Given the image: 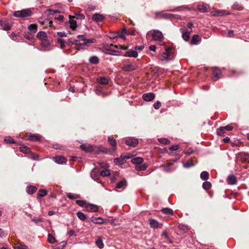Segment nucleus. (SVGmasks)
<instances>
[{
	"instance_id": "nucleus-60",
	"label": "nucleus",
	"mask_w": 249,
	"mask_h": 249,
	"mask_svg": "<svg viewBox=\"0 0 249 249\" xmlns=\"http://www.w3.org/2000/svg\"><path fill=\"white\" fill-rule=\"evenodd\" d=\"M179 146L178 145H172L169 147V149L172 151L177 150L178 149Z\"/></svg>"
},
{
	"instance_id": "nucleus-54",
	"label": "nucleus",
	"mask_w": 249,
	"mask_h": 249,
	"mask_svg": "<svg viewBox=\"0 0 249 249\" xmlns=\"http://www.w3.org/2000/svg\"><path fill=\"white\" fill-rule=\"evenodd\" d=\"M76 203L80 206H84L86 204V202L84 200H76Z\"/></svg>"
},
{
	"instance_id": "nucleus-57",
	"label": "nucleus",
	"mask_w": 249,
	"mask_h": 249,
	"mask_svg": "<svg viewBox=\"0 0 249 249\" xmlns=\"http://www.w3.org/2000/svg\"><path fill=\"white\" fill-rule=\"evenodd\" d=\"M179 228L181 230L184 231V232H188V227L183 225H179Z\"/></svg>"
},
{
	"instance_id": "nucleus-29",
	"label": "nucleus",
	"mask_w": 249,
	"mask_h": 249,
	"mask_svg": "<svg viewBox=\"0 0 249 249\" xmlns=\"http://www.w3.org/2000/svg\"><path fill=\"white\" fill-rule=\"evenodd\" d=\"M195 165V163L193 162L192 160H188L186 161L185 162L183 163V166L185 168H190L193 167Z\"/></svg>"
},
{
	"instance_id": "nucleus-4",
	"label": "nucleus",
	"mask_w": 249,
	"mask_h": 249,
	"mask_svg": "<svg viewBox=\"0 0 249 249\" xmlns=\"http://www.w3.org/2000/svg\"><path fill=\"white\" fill-rule=\"evenodd\" d=\"M0 25L3 30L8 31L10 30L11 28L12 22L8 20H0Z\"/></svg>"
},
{
	"instance_id": "nucleus-8",
	"label": "nucleus",
	"mask_w": 249,
	"mask_h": 249,
	"mask_svg": "<svg viewBox=\"0 0 249 249\" xmlns=\"http://www.w3.org/2000/svg\"><path fill=\"white\" fill-rule=\"evenodd\" d=\"M182 30V37L184 40L187 41L190 38V34L192 30H187L186 28L181 29Z\"/></svg>"
},
{
	"instance_id": "nucleus-64",
	"label": "nucleus",
	"mask_w": 249,
	"mask_h": 249,
	"mask_svg": "<svg viewBox=\"0 0 249 249\" xmlns=\"http://www.w3.org/2000/svg\"><path fill=\"white\" fill-rule=\"evenodd\" d=\"M223 13L219 10H217V11L214 12V13L213 14V15L214 16H219V15H223Z\"/></svg>"
},
{
	"instance_id": "nucleus-32",
	"label": "nucleus",
	"mask_w": 249,
	"mask_h": 249,
	"mask_svg": "<svg viewBox=\"0 0 249 249\" xmlns=\"http://www.w3.org/2000/svg\"><path fill=\"white\" fill-rule=\"evenodd\" d=\"M47 194V192L44 189H40L38 191L37 194V198L42 197L46 196Z\"/></svg>"
},
{
	"instance_id": "nucleus-31",
	"label": "nucleus",
	"mask_w": 249,
	"mask_h": 249,
	"mask_svg": "<svg viewBox=\"0 0 249 249\" xmlns=\"http://www.w3.org/2000/svg\"><path fill=\"white\" fill-rule=\"evenodd\" d=\"M97 80L100 84L103 85H107L108 82V79L105 77H100Z\"/></svg>"
},
{
	"instance_id": "nucleus-13",
	"label": "nucleus",
	"mask_w": 249,
	"mask_h": 249,
	"mask_svg": "<svg viewBox=\"0 0 249 249\" xmlns=\"http://www.w3.org/2000/svg\"><path fill=\"white\" fill-rule=\"evenodd\" d=\"M69 18H70L69 23L70 24V27L72 30H74L77 27L76 21L74 19V18H75V17H72L71 16H70Z\"/></svg>"
},
{
	"instance_id": "nucleus-21",
	"label": "nucleus",
	"mask_w": 249,
	"mask_h": 249,
	"mask_svg": "<svg viewBox=\"0 0 249 249\" xmlns=\"http://www.w3.org/2000/svg\"><path fill=\"white\" fill-rule=\"evenodd\" d=\"M114 161L116 164H124L125 162V160H124V154H121L120 158L115 159L114 160Z\"/></svg>"
},
{
	"instance_id": "nucleus-51",
	"label": "nucleus",
	"mask_w": 249,
	"mask_h": 249,
	"mask_svg": "<svg viewBox=\"0 0 249 249\" xmlns=\"http://www.w3.org/2000/svg\"><path fill=\"white\" fill-rule=\"evenodd\" d=\"M19 36V33L15 34V33H12L10 35L11 38L15 41L18 40V37Z\"/></svg>"
},
{
	"instance_id": "nucleus-46",
	"label": "nucleus",
	"mask_w": 249,
	"mask_h": 249,
	"mask_svg": "<svg viewBox=\"0 0 249 249\" xmlns=\"http://www.w3.org/2000/svg\"><path fill=\"white\" fill-rule=\"evenodd\" d=\"M225 129H224V128L222 126L218 128L217 133L218 135L223 136L225 134Z\"/></svg>"
},
{
	"instance_id": "nucleus-3",
	"label": "nucleus",
	"mask_w": 249,
	"mask_h": 249,
	"mask_svg": "<svg viewBox=\"0 0 249 249\" xmlns=\"http://www.w3.org/2000/svg\"><path fill=\"white\" fill-rule=\"evenodd\" d=\"M151 34L153 40L155 41H161L163 38L162 32L158 30H153L149 31L147 34Z\"/></svg>"
},
{
	"instance_id": "nucleus-55",
	"label": "nucleus",
	"mask_w": 249,
	"mask_h": 249,
	"mask_svg": "<svg viewBox=\"0 0 249 249\" xmlns=\"http://www.w3.org/2000/svg\"><path fill=\"white\" fill-rule=\"evenodd\" d=\"M99 152H102L103 153H107L109 151V149H108L107 148L103 147L102 146L99 147L98 148Z\"/></svg>"
},
{
	"instance_id": "nucleus-38",
	"label": "nucleus",
	"mask_w": 249,
	"mask_h": 249,
	"mask_svg": "<svg viewBox=\"0 0 249 249\" xmlns=\"http://www.w3.org/2000/svg\"><path fill=\"white\" fill-rule=\"evenodd\" d=\"M15 249H28L27 246L21 243H18L15 246Z\"/></svg>"
},
{
	"instance_id": "nucleus-19",
	"label": "nucleus",
	"mask_w": 249,
	"mask_h": 249,
	"mask_svg": "<svg viewBox=\"0 0 249 249\" xmlns=\"http://www.w3.org/2000/svg\"><path fill=\"white\" fill-rule=\"evenodd\" d=\"M143 161V159L141 157H136L131 160L132 163L137 165L141 164Z\"/></svg>"
},
{
	"instance_id": "nucleus-59",
	"label": "nucleus",
	"mask_w": 249,
	"mask_h": 249,
	"mask_svg": "<svg viewBox=\"0 0 249 249\" xmlns=\"http://www.w3.org/2000/svg\"><path fill=\"white\" fill-rule=\"evenodd\" d=\"M159 141L160 142L165 144L169 143V141L166 139H160Z\"/></svg>"
},
{
	"instance_id": "nucleus-17",
	"label": "nucleus",
	"mask_w": 249,
	"mask_h": 249,
	"mask_svg": "<svg viewBox=\"0 0 249 249\" xmlns=\"http://www.w3.org/2000/svg\"><path fill=\"white\" fill-rule=\"evenodd\" d=\"M236 178L234 175H230L227 178V182L229 184H236Z\"/></svg>"
},
{
	"instance_id": "nucleus-36",
	"label": "nucleus",
	"mask_w": 249,
	"mask_h": 249,
	"mask_svg": "<svg viewBox=\"0 0 249 249\" xmlns=\"http://www.w3.org/2000/svg\"><path fill=\"white\" fill-rule=\"evenodd\" d=\"M48 241L49 243L53 244L57 242L53 234H48Z\"/></svg>"
},
{
	"instance_id": "nucleus-48",
	"label": "nucleus",
	"mask_w": 249,
	"mask_h": 249,
	"mask_svg": "<svg viewBox=\"0 0 249 249\" xmlns=\"http://www.w3.org/2000/svg\"><path fill=\"white\" fill-rule=\"evenodd\" d=\"M75 18L76 19H84L85 18V16L83 14H78V13H75Z\"/></svg>"
},
{
	"instance_id": "nucleus-49",
	"label": "nucleus",
	"mask_w": 249,
	"mask_h": 249,
	"mask_svg": "<svg viewBox=\"0 0 249 249\" xmlns=\"http://www.w3.org/2000/svg\"><path fill=\"white\" fill-rule=\"evenodd\" d=\"M101 175L103 177L108 176L110 175L109 171L107 169L104 170L102 171H101Z\"/></svg>"
},
{
	"instance_id": "nucleus-45",
	"label": "nucleus",
	"mask_w": 249,
	"mask_h": 249,
	"mask_svg": "<svg viewBox=\"0 0 249 249\" xmlns=\"http://www.w3.org/2000/svg\"><path fill=\"white\" fill-rule=\"evenodd\" d=\"M199 41V36L198 35H194L191 41L192 44H196Z\"/></svg>"
},
{
	"instance_id": "nucleus-39",
	"label": "nucleus",
	"mask_w": 249,
	"mask_h": 249,
	"mask_svg": "<svg viewBox=\"0 0 249 249\" xmlns=\"http://www.w3.org/2000/svg\"><path fill=\"white\" fill-rule=\"evenodd\" d=\"M113 45L112 44H106L104 46V49L108 51H110L112 53H116L117 51H113L112 50V47H113Z\"/></svg>"
},
{
	"instance_id": "nucleus-40",
	"label": "nucleus",
	"mask_w": 249,
	"mask_h": 249,
	"mask_svg": "<svg viewBox=\"0 0 249 249\" xmlns=\"http://www.w3.org/2000/svg\"><path fill=\"white\" fill-rule=\"evenodd\" d=\"M67 196L71 199H74L80 197V196L79 195H74L71 193H67Z\"/></svg>"
},
{
	"instance_id": "nucleus-16",
	"label": "nucleus",
	"mask_w": 249,
	"mask_h": 249,
	"mask_svg": "<svg viewBox=\"0 0 249 249\" xmlns=\"http://www.w3.org/2000/svg\"><path fill=\"white\" fill-rule=\"evenodd\" d=\"M108 142L110 145L112 146V149L115 151L116 149L117 142L115 139L111 136L108 138Z\"/></svg>"
},
{
	"instance_id": "nucleus-37",
	"label": "nucleus",
	"mask_w": 249,
	"mask_h": 249,
	"mask_svg": "<svg viewBox=\"0 0 249 249\" xmlns=\"http://www.w3.org/2000/svg\"><path fill=\"white\" fill-rule=\"evenodd\" d=\"M212 187V184L209 181H205L203 182L202 184V187L204 190H208L210 188H211Z\"/></svg>"
},
{
	"instance_id": "nucleus-58",
	"label": "nucleus",
	"mask_w": 249,
	"mask_h": 249,
	"mask_svg": "<svg viewBox=\"0 0 249 249\" xmlns=\"http://www.w3.org/2000/svg\"><path fill=\"white\" fill-rule=\"evenodd\" d=\"M153 106L155 109H158L161 106V103L160 101H157Z\"/></svg>"
},
{
	"instance_id": "nucleus-23",
	"label": "nucleus",
	"mask_w": 249,
	"mask_h": 249,
	"mask_svg": "<svg viewBox=\"0 0 249 249\" xmlns=\"http://www.w3.org/2000/svg\"><path fill=\"white\" fill-rule=\"evenodd\" d=\"M37 190V188L34 186H28L26 188V192L28 194L32 195Z\"/></svg>"
},
{
	"instance_id": "nucleus-6",
	"label": "nucleus",
	"mask_w": 249,
	"mask_h": 249,
	"mask_svg": "<svg viewBox=\"0 0 249 249\" xmlns=\"http://www.w3.org/2000/svg\"><path fill=\"white\" fill-rule=\"evenodd\" d=\"M85 207L88 212H96L99 210V207L97 205L93 204H87L85 205Z\"/></svg>"
},
{
	"instance_id": "nucleus-5",
	"label": "nucleus",
	"mask_w": 249,
	"mask_h": 249,
	"mask_svg": "<svg viewBox=\"0 0 249 249\" xmlns=\"http://www.w3.org/2000/svg\"><path fill=\"white\" fill-rule=\"evenodd\" d=\"M125 143L127 145L135 147L138 143V140L134 138H128L126 140Z\"/></svg>"
},
{
	"instance_id": "nucleus-50",
	"label": "nucleus",
	"mask_w": 249,
	"mask_h": 249,
	"mask_svg": "<svg viewBox=\"0 0 249 249\" xmlns=\"http://www.w3.org/2000/svg\"><path fill=\"white\" fill-rule=\"evenodd\" d=\"M57 42L60 44L61 49H63L65 47V42L63 39H57Z\"/></svg>"
},
{
	"instance_id": "nucleus-42",
	"label": "nucleus",
	"mask_w": 249,
	"mask_h": 249,
	"mask_svg": "<svg viewBox=\"0 0 249 249\" xmlns=\"http://www.w3.org/2000/svg\"><path fill=\"white\" fill-rule=\"evenodd\" d=\"M77 217L81 220H85L86 218V215L81 212H78L77 213Z\"/></svg>"
},
{
	"instance_id": "nucleus-12",
	"label": "nucleus",
	"mask_w": 249,
	"mask_h": 249,
	"mask_svg": "<svg viewBox=\"0 0 249 249\" xmlns=\"http://www.w3.org/2000/svg\"><path fill=\"white\" fill-rule=\"evenodd\" d=\"M53 160L58 164H63L67 161V159L64 157L61 156H57L53 157Z\"/></svg>"
},
{
	"instance_id": "nucleus-18",
	"label": "nucleus",
	"mask_w": 249,
	"mask_h": 249,
	"mask_svg": "<svg viewBox=\"0 0 249 249\" xmlns=\"http://www.w3.org/2000/svg\"><path fill=\"white\" fill-rule=\"evenodd\" d=\"M91 221L94 224H103L104 222V220L100 217H95L94 216H92L91 217Z\"/></svg>"
},
{
	"instance_id": "nucleus-1",
	"label": "nucleus",
	"mask_w": 249,
	"mask_h": 249,
	"mask_svg": "<svg viewBox=\"0 0 249 249\" xmlns=\"http://www.w3.org/2000/svg\"><path fill=\"white\" fill-rule=\"evenodd\" d=\"M96 42L94 38L87 39L84 35H79L77 39L75 40L74 44L76 46H88L89 44L94 43Z\"/></svg>"
},
{
	"instance_id": "nucleus-15",
	"label": "nucleus",
	"mask_w": 249,
	"mask_h": 249,
	"mask_svg": "<svg viewBox=\"0 0 249 249\" xmlns=\"http://www.w3.org/2000/svg\"><path fill=\"white\" fill-rule=\"evenodd\" d=\"M138 55V53L134 50H130L128 52H126L124 54V56L126 57H132L134 58L137 57Z\"/></svg>"
},
{
	"instance_id": "nucleus-62",
	"label": "nucleus",
	"mask_w": 249,
	"mask_h": 249,
	"mask_svg": "<svg viewBox=\"0 0 249 249\" xmlns=\"http://www.w3.org/2000/svg\"><path fill=\"white\" fill-rule=\"evenodd\" d=\"M57 35L59 37H63V36H66L67 35V34L65 33V32H58Z\"/></svg>"
},
{
	"instance_id": "nucleus-24",
	"label": "nucleus",
	"mask_w": 249,
	"mask_h": 249,
	"mask_svg": "<svg viewBox=\"0 0 249 249\" xmlns=\"http://www.w3.org/2000/svg\"><path fill=\"white\" fill-rule=\"evenodd\" d=\"M37 38L40 40L47 38V35L46 32L40 31L37 34Z\"/></svg>"
},
{
	"instance_id": "nucleus-7",
	"label": "nucleus",
	"mask_w": 249,
	"mask_h": 249,
	"mask_svg": "<svg viewBox=\"0 0 249 249\" xmlns=\"http://www.w3.org/2000/svg\"><path fill=\"white\" fill-rule=\"evenodd\" d=\"M155 95L153 93L149 92L144 93L142 95V99L145 101L150 102L154 99Z\"/></svg>"
},
{
	"instance_id": "nucleus-35",
	"label": "nucleus",
	"mask_w": 249,
	"mask_h": 249,
	"mask_svg": "<svg viewBox=\"0 0 249 249\" xmlns=\"http://www.w3.org/2000/svg\"><path fill=\"white\" fill-rule=\"evenodd\" d=\"M126 185V181L125 180H122L117 184L116 187L118 189H121Z\"/></svg>"
},
{
	"instance_id": "nucleus-22",
	"label": "nucleus",
	"mask_w": 249,
	"mask_h": 249,
	"mask_svg": "<svg viewBox=\"0 0 249 249\" xmlns=\"http://www.w3.org/2000/svg\"><path fill=\"white\" fill-rule=\"evenodd\" d=\"M209 9V6L205 4L199 5L198 6L197 9L201 12H206Z\"/></svg>"
},
{
	"instance_id": "nucleus-41",
	"label": "nucleus",
	"mask_w": 249,
	"mask_h": 249,
	"mask_svg": "<svg viewBox=\"0 0 249 249\" xmlns=\"http://www.w3.org/2000/svg\"><path fill=\"white\" fill-rule=\"evenodd\" d=\"M29 140L35 141V142H39L40 141L39 138L35 134H32L30 135Z\"/></svg>"
},
{
	"instance_id": "nucleus-61",
	"label": "nucleus",
	"mask_w": 249,
	"mask_h": 249,
	"mask_svg": "<svg viewBox=\"0 0 249 249\" xmlns=\"http://www.w3.org/2000/svg\"><path fill=\"white\" fill-rule=\"evenodd\" d=\"M224 129H225V131H230L232 130L233 127L230 125H227L225 126H223Z\"/></svg>"
},
{
	"instance_id": "nucleus-30",
	"label": "nucleus",
	"mask_w": 249,
	"mask_h": 249,
	"mask_svg": "<svg viewBox=\"0 0 249 249\" xmlns=\"http://www.w3.org/2000/svg\"><path fill=\"white\" fill-rule=\"evenodd\" d=\"M200 178L203 180H207L209 179V173L207 171H203L200 174Z\"/></svg>"
},
{
	"instance_id": "nucleus-25",
	"label": "nucleus",
	"mask_w": 249,
	"mask_h": 249,
	"mask_svg": "<svg viewBox=\"0 0 249 249\" xmlns=\"http://www.w3.org/2000/svg\"><path fill=\"white\" fill-rule=\"evenodd\" d=\"M89 62L92 64H97L99 62V59L96 56H92L89 58Z\"/></svg>"
},
{
	"instance_id": "nucleus-20",
	"label": "nucleus",
	"mask_w": 249,
	"mask_h": 249,
	"mask_svg": "<svg viewBox=\"0 0 249 249\" xmlns=\"http://www.w3.org/2000/svg\"><path fill=\"white\" fill-rule=\"evenodd\" d=\"M172 166V163H168L167 164L163 165L162 166H160V167L162 168L164 172L169 173L172 171V169L171 168Z\"/></svg>"
},
{
	"instance_id": "nucleus-27",
	"label": "nucleus",
	"mask_w": 249,
	"mask_h": 249,
	"mask_svg": "<svg viewBox=\"0 0 249 249\" xmlns=\"http://www.w3.org/2000/svg\"><path fill=\"white\" fill-rule=\"evenodd\" d=\"M162 56L166 59L171 60L173 58L174 55L171 53L164 52L162 53Z\"/></svg>"
},
{
	"instance_id": "nucleus-34",
	"label": "nucleus",
	"mask_w": 249,
	"mask_h": 249,
	"mask_svg": "<svg viewBox=\"0 0 249 249\" xmlns=\"http://www.w3.org/2000/svg\"><path fill=\"white\" fill-rule=\"evenodd\" d=\"M161 212L165 214L172 215L173 213V210L171 209L168 208H163L161 210Z\"/></svg>"
},
{
	"instance_id": "nucleus-28",
	"label": "nucleus",
	"mask_w": 249,
	"mask_h": 249,
	"mask_svg": "<svg viewBox=\"0 0 249 249\" xmlns=\"http://www.w3.org/2000/svg\"><path fill=\"white\" fill-rule=\"evenodd\" d=\"M213 74L214 75V80H217L219 78V75L221 74L220 71L217 68L214 69L213 71Z\"/></svg>"
},
{
	"instance_id": "nucleus-56",
	"label": "nucleus",
	"mask_w": 249,
	"mask_h": 249,
	"mask_svg": "<svg viewBox=\"0 0 249 249\" xmlns=\"http://www.w3.org/2000/svg\"><path fill=\"white\" fill-rule=\"evenodd\" d=\"M4 142L7 143H14L15 142L14 140L11 138H6L4 139Z\"/></svg>"
},
{
	"instance_id": "nucleus-52",
	"label": "nucleus",
	"mask_w": 249,
	"mask_h": 249,
	"mask_svg": "<svg viewBox=\"0 0 249 249\" xmlns=\"http://www.w3.org/2000/svg\"><path fill=\"white\" fill-rule=\"evenodd\" d=\"M32 221L36 224H38L42 221V219L40 217H35L32 219Z\"/></svg>"
},
{
	"instance_id": "nucleus-53",
	"label": "nucleus",
	"mask_w": 249,
	"mask_h": 249,
	"mask_svg": "<svg viewBox=\"0 0 249 249\" xmlns=\"http://www.w3.org/2000/svg\"><path fill=\"white\" fill-rule=\"evenodd\" d=\"M47 11L49 12L50 15H53L54 14L60 13V11L58 10H52V9H48Z\"/></svg>"
},
{
	"instance_id": "nucleus-9",
	"label": "nucleus",
	"mask_w": 249,
	"mask_h": 249,
	"mask_svg": "<svg viewBox=\"0 0 249 249\" xmlns=\"http://www.w3.org/2000/svg\"><path fill=\"white\" fill-rule=\"evenodd\" d=\"M155 15L157 17H160L164 18H172L174 17V15L171 14L164 13L162 12H157L155 13Z\"/></svg>"
},
{
	"instance_id": "nucleus-26",
	"label": "nucleus",
	"mask_w": 249,
	"mask_h": 249,
	"mask_svg": "<svg viewBox=\"0 0 249 249\" xmlns=\"http://www.w3.org/2000/svg\"><path fill=\"white\" fill-rule=\"evenodd\" d=\"M96 245L100 249L103 248L104 244L103 242L102 239L101 237H98L95 241Z\"/></svg>"
},
{
	"instance_id": "nucleus-63",
	"label": "nucleus",
	"mask_w": 249,
	"mask_h": 249,
	"mask_svg": "<svg viewBox=\"0 0 249 249\" xmlns=\"http://www.w3.org/2000/svg\"><path fill=\"white\" fill-rule=\"evenodd\" d=\"M149 50L152 52H156V47L155 45H151L149 46Z\"/></svg>"
},
{
	"instance_id": "nucleus-44",
	"label": "nucleus",
	"mask_w": 249,
	"mask_h": 249,
	"mask_svg": "<svg viewBox=\"0 0 249 249\" xmlns=\"http://www.w3.org/2000/svg\"><path fill=\"white\" fill-rule=\"evenodd\" d=\"M135 168L137 171H143L146 168V166L144 164H139L136 165Z\"/></svg>"
},
{
	"instance_id": "nucleus-47",
	"label": "nucleus",
	"mask_w": 249,
	"mask_h": 249,
	"mask_svg": "<svg viewBox=\"0 0 249 249\" xmlns=\"http://www.w3.org/2000/svg\"><path fill=\"white\" fill-rule=\"evenodd\" d=\"M41 45L44 47H47L50 45V42L47 40V38L41 40Z\"/></svg>"
},
{
	"instance_id": "nucleus-43",
	"label": "nucleus",
	"mask_w": 249,
	"mask_h": 249,
	"mask_svg": "<svg viewBox=\"0 0 249 249\" xmlns=\"http://www.w3.org/2000/svg\"><path fill=\"white\" fill-rule=\"evenodd\" d=\"M80 147L82 148V149L87 152H90L93 150V146L92 145L89 146L87 147V148H86V146L85 145H81Z\"/></svg>"
},
{
	"instance_id": "nucleus-14",
	"label": "nucleus",
	"mask_w": 249,
	"mask_h": 249,
	"mask_svg": "<svg viewBox=\"0 0 249 249\" xmlns=\"http://www.w3.org/2000/svg\"><path fill=\"white\" fill-rule=\"evenodd\" d=\"M149 225L151 228L153 229L158 228L160 226V224L158 222V221L153 219H149Z\"/></svg>"
},
{
	"instance_id": "nucleus-10",
	"label": "nucleus",
	"mask_w": 249,
	"mask_h": 249,
	"mask_svg": "<svg viewBox=\"0 0 249 249\" xmlns=\"http://www.w3.org/2000/svg\"><path fill=\"white\" fill-rule=\"evenodd\" d=\"M137 65L135 64H128L124 65L123 69L126 71H131L136 70Z\"/></svg>"
},
{
	"instance_id": "nucleus-11",
	"label": "nucleus",
	"mask_w": 249,
	"mask_h": 249,
	"mask_svg": "<svg viewBox=\"0 0 249 249\" xmlns=\"http://www.w3.org/2000/svg\"><path fill=\"white\" fill-rule=\"evenodd\" d=\"M92 19L96 22H101L104 20L105 17L103 15L95 13L92 15Z\"/></svg>"
},
{
	"instance_id": "nucleus-2",
	"label": "nucleus",
	"mask_w": 249,
	"mask_h": 249,
	"mask_svg": "<svg viewBox=\"0 0 249 249\" xmlns=\"http://www.w3.org/2000/svg\"><path fill=\"white\" fill-rule=\"evenodd\" d=\"M33 13L30 9H24L14 12L13 16L16 18H25L32 16Z\"/></svg>"
},
{
	"instance_id": "nucleus-33",
	"label": "nucleus",
	"mask_w": 249,
	"mask_h": 249,
	"mask_svg": "<svg viewBox=\"0 0 249 249\" xmlns=\"http://www.w3.org/2000/svg\"><path fill=\"white\" fill-rule=\"evenodd\" d=\"M28 29L33 33H35L37 31V26L35 24H31L29 25Z\"/></svg>"
}]
</instances>
